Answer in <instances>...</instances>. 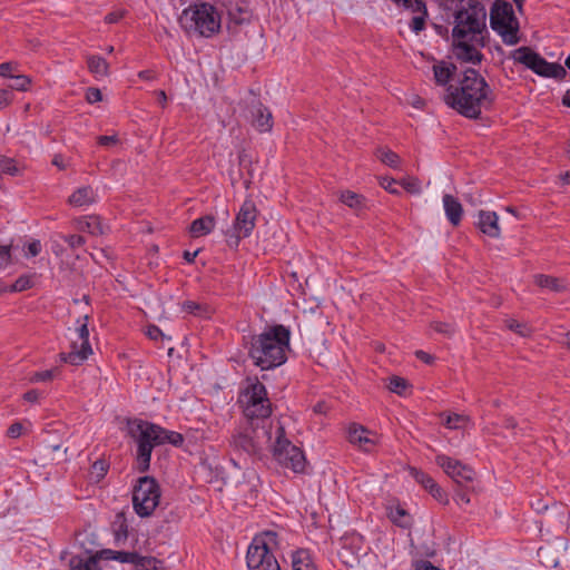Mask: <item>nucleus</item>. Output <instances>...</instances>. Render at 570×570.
<instances>
[{"label":"nucleus","instance_id":"obj_50","mask_svg":"<svg viewBox=\"0 0 570 570\" xmlns=\"http://www.w3.org/2000/svg\"><path fill=\"white\" fill-rule=\"evenodd\" d=\"M128 537V524L125 519H122L118 528L115 529V540L116 542H119L120 540H126Z\"/></svg>","mask_w":570,"mask_h":570},{"label":"nucleus","instance_id":"obj_7","mask_svg":"<svg viewBox=\"0 0 570 570\" xmlns=\"http://www.w3.org/2000/svg\"><path fill=\"white\" fill-rule=\"evenodd\" d=\"M150 422L141 419L127 421L128 435L137 442L136 469L144 473L150 468L151 453L159 445V435L149 431Z\"/></svg>","mask_w":570,"mask_h":570},{"label":"nucleus","instance_id":"obj_24","mask_svg":"<svg viewBox=\"0 0 570 570\" xmlns=\"http://www.w3.org/2000/svg\"><path fill=\"white\" fill-rule=\"evenodd\" d=\"M72 348L73 350L68 353L59 354L62 362L71 365H80L90 354H92L91 346H86L85 348L80 346V350H77V343H72Z\"/></svg>","mask_w":570,"mask_h":570},{"label":"nucleus","instance_id":"obj_48","mask_svg":"<svg viewBox=\"0 0 570 570\" xmlns=\"http://www.w3.org/2000/svg\"><path fill=\"white\" fill-rule=\"evenodd\" d=\"M11 263V246L0 244V269L7 267Z\"/></svg>","mask_w":570,"mask_h":570},{"label":"nucleus","instance_id":"obj_15","mask_svg":"<svg viewBox=\"0 0 570 570\" xmlns=\"http://www.w3.org/2000/svg\"><path fill=\"white\" fill-rule=\"evenodd\" d=\"M262 430V424H253L248 422V426L239 431L233 436V444L236 449L244 451L247 454H256L261 450L258 442V430Z\"/></svg>","mask_w":570,"mask_h":570},{"label":"nucleus","instance_id":"obj_54","mask_svg":"<svg viewBox=\"0 0 570 570\" xmlns=\"http://www.w3.org/2000/svg\"><path fill=\"white\" fill-rule=\"evenodd\" d=\"M407 10H411L412 12H417L420 14H424L425 17H429L428 7L423 0H415L412 3V8H409Z\"/></svg>","mask_w":570,"mask_h":570},{"label":"nucleus","instance_id":"obj_10","mask_svg":"<svg viewBox=\"0 0 570 570\" xmlns=\"http://www.w3.org/2000/svg\"><path fill=\"white\" fill-rule=\"evenodd\" d=\"M511 58L541 77L563 80L567 76V70L562 65L547 61L530 47H520L513 50Z\"/></svg>","mask_w":570,"mask_h":570},{"label":"nucleus","instance_id":"obj_12","mask_svg":"<svg viewBox=\"0 0 570 570\" xmlns=\"http://www.w3.org/2000/svg\"><path fill=\"white\" fill-rule=\"evenodd\" d=\"M435 462L459 487L474 480L475 471L459 460L445 454H439L435 458Z\"/></svg>","mask_w":570,"mask_h":570},{"label":"nucleus","instance_id":"obj_35","mask_svg":"<svg viewBox=\"0 0 570 570\" xmlns=\"http://www.w3.org/2000/svg\"><path fill=\"white\" fill-rule=\"evenodd\" d=\"M507 327L515 333H518L522 337H527L530 335V328L527 324L520 323L517 320L510 318L507 321Z\"/></svg>","mask_w":570,"mask_h":570},{"label":"nucleus","instance_id":"obj_28","mask_svg":"<svg viewBox=\"0 0 570 570\" xmlns=\"http://www.w3.org/2000/svg\"><path fill=\"white\" fill-rule=\"evenodd\" d=\"M535 284L541 288H550L553 292H562L564 286L560 283V281L556 277L539 274L534 276Z\"/></svg>","mask_w":570,"mask_h":570},{"label":"nucleus","instance_id":"obj_37","mask_svg":"<svg viewBox=\"0 0 570 570\" xmlns=\"http://www.w3.org/2000/svg\"><path fill=\"white\" fill-rule=\"evenodd\" d=\"M109 469V463L106 460H97L91 466V473L96 475L97 481L105 478Z\"/></svg>","mask_w":570,"mask_h":570},{"label":"nucleus","instance_id":"obj_41","mask_svg":"<svg viewBox=\"0 0 570 570\" xmlns=\"http://www.w3.org/2000/svg\"><path fill=\"white\" fill-rule=\"evenodd\" d=\"M431 327L438 332V333H441V334H444L446 336H452L455 332V328L453 326V324L451 323H445V322H432L431 323Z\"/></svg>","mask_w":570,"mask_h":570},{"label":"nucleus","instance_id":"obj_51","mask_svg":"<svg viewBox=\"0 0 570 570\" xmlns=\"http://www.w3.org/2000/svg\"><path fill=\"white\" fill-rule=\"evenodd\" d=\"M86 100L89 104H95V102L101 101L102 94H101L100 89L95 88V87H89L86 91Z\"/></svg>","mask_w":570,"mask_h":570},{"label":"nucleus","instance_id":"obj_23","mask_svg":"<svg viewBox=\"0 0 570 570\" xmlns=\"http://www.w3.org/2000/svg\"><path fill=\"white\" fill-rule=\"evenodd\" d=\"M215 227V217L205 215L195 220L189 226V233L193 237L208 235Z\"/></svg>","mask_w":570,"mask_h":570},{"label":"nucleus","instance_id":"obj_53","mask_svg":"<svg viewBox=\"0 0 570 570\" xmlns=\"http://www.w3.org/2000/svg\"><path fill=\"white\" fill-rule=\"evenodd\" d=\"M13 100V94L10 89H0V110L9 106Z\"/></svg>","mask_w":570,"mask_h":570},{"label":"nucleus","instance_id":"obj_44","mask_svg":"<svg viewBox=\"0 0 570 570\" xmlns=\"http://www.w3.org/2000/svg\"><path fill=\"white\" fill-rule=\"evenodd\" d=\"M181 308L184 312L191 315H200L204 311H206L205 306L194 301H185L181 305Z\"/></svg>","mask_w":570,"mask_h":570},{"label":"nucleus","instance_id":"obj_17","mask_svg":"<svg viewBox=\"0 0 570 570\" xmlns=\"http://www.w3.org/2000/svg\"><path fill=\"white\" fill-rule=\"evenodd\" d=\"M116 561L131 563L136 570H164L161 562L154 557H142L137 552L117 551Z\"/></svg>","mask_w":570,"mask_h":570},{"label":"nucleus","instance_id":"obj_36","mask_svg":"<svg viewBox=\"0 0 570 570\" xmlns=\"http://www.w3.org/2000/svg\"><path fill=\"white\" fill-rule=\"evenodd\" d=\"M57 372H58L57 367L56 368H51V370L35 372L30 376V382L37 383V382H48V381H51L56 376Z\"/></svg>","mask_w":570,"mask_h":570},{"label":"nucleus","instance_id":"obj_3","mask_svg":"<svg viewBox=\"0 0 570 570\" xmlns=\"http://www.w3.org/2000/svg\"><path fill=\"white\" fill-rule=\"evenodd\" d=\"M445 10H454L452 39H469L480 48L485 47L483 32L488 33L484 6L478 0H443Z\"/></svg>","mask_w":570,"mask_h":570},{"label":"nucleus","instance_id":"obj_61","mask_svg":"<svg viewBox=\"0 0 570 570\" xmlns=\"http://www.w3.org/2000/svg\"><path fill=\"white\" fill-rule=\"evenodd\" d=\"M415 570H441V569L428 560H421L416 563Z\"/></svg>","mask_w":570,"mask_h":570},{"label":"nucleus","instance_id":"obj_42","mask_svg":"<svg viewBox=\"0 0 570 570\" xmlns=\"http://www.w3.org/2000/svg\"><path fill=\"white\" fill-rule=\"evenodd\" d=\"M227 236V244L230 248H237L239 246V243L243 238H247L248 236H244L242 232L235 230L233 227L232 229L226 232Z\"/></svg>","mask_w":570,"mask_h":570},{"label":"nucleus","instance_id":"obj_32","mask_svg":"<svg viewBox=\"0 0 570 570\" xmlns=\"http://www.w3.org/2000/svg\"><path fill=\"white\" fill-rule=\"evenodd\" d=\"M410 474L425 490H429L431 488V485L435 482L432 476H430L428 473H425L424 471L419 470L416 468H410Z\"/></svg>","mask_w":570,"mask_h":570},{"label":"nucleus","instance_id":"obj_52","mask_svg":"<svg viewBox=\"0 0 570 570\" xmlns=\"http://www.w3.org/2000/svg\"><path fill=\"white\" fill-rule=\"evenodd\" d=\"M17 63L10 61L0 63V76L3 78H11L13 71L17 70Z\"/></svg>","mask_w":570,"mask_h":570},{"label":"nucleus","instance_id":"obj_22","mask_svg":"<svg viewBox=\"0 0 570 570\" xmlns=\"http://www.w3.org/2000/svg\"><path fill=\"white\" fill-rule=\"evenodd\" d=\"M149 431L154 432L156 435H159V445L169 443L175 446H180L184 443V436L180 433L166 430L155 423L150 422Z\"/></svg>","mask_w":570,"mask_h":570},{"label":"nucleus","instance_id":"obj_49","mask_svg":"<svg viewBox=\"0 0 570 570\" xmlns=\"http://www.w3.org/2000/svg\"><path fill=\"white\" fill-rule=\"evenodd\" d=\"M63 239L72 249L81 247L86 243L85 237L77 234L65 236Z\"/></svg>","mask_w":570,"mask_h":570},{"label":"nucleus","instance_id":"obj_46","mask_svg":"<svg viewBox=\"0 0 570 570\" xmlns=\"http://www.w3.org/2000/svg\"><path fill=\"white\" fill-rule=\"evenodd\" d=\"M399 181L392 177H381L380 178V186L384 188L390 194L399 195L400 191L397 188H395V185H397Z\"/></svg>","mask_w":570,"mask_h":570},{"label":"nucleus","instance_id":"obj_63","mask_svg":"<svg viewBox=\"0 0 570 570\" xmlns=\"http://www.w3.org/2000/svg\"><path fill=\"white\" fill-rule=\"evenodd\" d=\"M40 393L38 390H29L23 394V400L30 403L38 402Z\"/></svg>","mask_w":570,"mask_h":570},{"label":"nucleus","instance_id":"obj_43","mask_svg":"<svg viewBox=\"0 0 570 570\" xmlns=\"http://www.w3.org/2000/svg\"><path fill=\"white\" fill-rule=\"evenodd\" d=\"M399 184L410 194H420L421 193V184L417 178H409L399 181Z\"/></svg>","mask_w":570,"mask_h":570},{"label":"nucleus","instance_id":"obj_1","mask_svg":"<svg viewBox=\"0 0 570 570\" xmlns=\"http://www.w3.org/2000/svg\"><path fill=\"white\" fill-rule=\"evenodd\" d=\"M495 95L487 80L473 68H466L459 86L449 85L444 102L461 116L469 119H480L482 109L491 110Z\"/></svg>","mask_w":570,"mask_h":570},{"label":"nucleus","instance_id":"obj_14","mask_svg":"<svg viewBox=\"0 0 570 570\" xmlns=\"http://www.w3.org/2000/svg\"><path fill=\"white\" fill-rule=\"evenodd\" d=\"M257 214L258 210L254 200L245 199L236 215L233 227L235 230L242 232L244 236H250L256 226Z\"/></svg>","mask_w":570,"mask_h":570},{"label":"nucleus","instance_id":"obj_21","mask_svg":"<svg viewBox=\"0 0 570 570\" xmlns=\"http://www.w3.org/2000/svg\"><path fill=\"white\" fill-rule=\"evenodd\" d=\"M458 67L454 63L441 61L433 66L434 79L439 86H449L450 80L454 77Z\"/></svg>","mask_w":570,"mask_h":570},{"label":"nucleus","instance_id":"obj_40","mask_svg":"<svg viewBox=\"0 0 570 570\" xmlns=\"http://www.w3.org/2000/svg\"><path fill=\"white\" fill-rule=\"evenodd\" d=\"M428 491L440 503H443V504L449 503V498H448L446 492L436 482H434Z\"/></svg>","mask_w":570,"mask_h":570},{"label":"nucleus","instance_id":"obj_29","mask_svg":"<svg viewBox=\"0 0 570 570\" xmlns=\"http://www.w3.org/2000/svg\"><path fill=\"white\" fill-rule=\"evenodd\" d=\"M376 156L383 164L393 169L397 168L401 163L400 156L390 149L379 148Z\"/></svg>","mask_w":570,"mask_h":570},{"label":"nucleus","instance_id":"obj_58","mask_svg":"<svg viewBox=\"0 0 570 570\" xmlns=\"http://www.w3.org/2000/svg\"><path fill=\"white\" fill-rule=\"evenodd\" d=\"M146 334L150 340H154V341H157L164 336L161 330L156 325H149L147 327Z\"/></svg>","mask_w":570,"mask_h":570},{"label":"nucleus","instance_id":"obj_30","mask_svg":"<svg viewBox=\"0 0 570 570\" xmlns=\"http://www.w3.org/2000/svg\"><path fill=\"white\" fill-rule=\"evenodd\" d=\"M340 199L343 204L351 208H360L364 203L363 196L351 190L343 191Z\"/></svg>","mask_w":570,"mask_h":570},{"label":"nucleus","instance_id":"obj_9","mask_svg":"<svg viewBox=\"0 0 570 570\" xmlns=\"http://www.w3.org/2000/svg\"><path fill=\"white\" fill-rule=\"evenodd\" d=\"M272 454L282 466L291 469L295 473L304 472L306 466L304 452L286 438L285 428L282 424H278L276 429Z\"/></svg>","mask_w":570,"mask_h":570},{"label":"nucleus","instance_id":"obj_39","mask_svg":"<svg viewBox=\"0 0 570 570\" xmlns=\"http://www.w3.org/2000/svg\"><path fill=\"white\" fill-rule=\"evenodd\" d=\"M238 161L239 166L247 170V174L253 177L252 173V164H253V157L252 155L246 150L242 149L238 154Z\"/></svg>","mask_w":570,"mask_h":570},{"label":"nucleus","instance_id":"obj_59","mask_svg":"<svg viewBox=\"0 0 570 570\" xmlns=\"http://www.w3.org/2000/svg\"><path fill=\"white\" fill-rule=\"evenodd\" d=\"M41 252V244L40 240L35 239L28 244V253L30 256L35 257L39 255Z\"/></svg>","mask_w":570,"mask_h":570},{"label":"nucleus","instance_id":"obj_38","mask_svg":"<svg viewBox=\"0 0 570 570\" xmlns=\"http://www.w3.org/2000/svg\"><path fill=\"white\" fill-rule=\"evenodd\" d=\"M468 417L461 414L452 413L448 414L444 421V425L449 429H459L461 424L465 423Z\"/></svg>","mask_w":570,"mask_h":570},{"label":"nucleus","instance_id":"obj_31","mask_svg":"<svg viewBox=\"0 0 570 570\" xmlns=\"http://www.w3.org/2000/svg\"><path fill=\"white\" fill-rule=\"evenodd\" d=\"M409 386L410 384L407 380L396 375L390 377V383L387 385L389 390L397 395H404Z\"/></svg>","mask_w":570,"mask_h":570},{"label":"nucleus","instance_id":"obj_4","mask_svg":"<svg viewBox=\"0 0 570 570\" xmlns=\"http://www.w3.org/2000/svg\"><path fill=\"white\" fill-rule=\"evenodd\" d=\"M246 562L249 569L281 570L277 560L264 541L261 543L254 542L248 547ZM292 568L293 570H317L307 549H298L293 552Z\"/></svg>","mask_w":570,"mask_h":570},{"label":"nucleus","instance_id":"obj_13","mask_svg":"<svg viewBox=\"0 0 570 570\" xmlns=\"http://www.w3.org/2000/svg\"><path fill=\"white\" fill-rule=\"evenodd\" d=\"M253 96L250 102L247 106V110L250 115V122L254 128L259 132L271 131L273 128V116L267 107L250 91Z\"/></svg>","mask_w":570,"mask_h":570},{"label":"nucleus","instance_id":"obj_6","mask_svg":"<svg viewBox=\"0 0 570 570\" xmlns=\"http://www.w3.org/2000/svg\"><path fill=\"white\" fill-rule=\"evenodd\" d=\"M184 27L200 37L210 38L220 30V14L216 7L208 2H196L184 10Z\"/></svg>","mask_w":570,"mask_h":570},{"label":"nucleus","instance_id":"obj_57","mask_svg":"<svg viewBox=\"0 0 570 570\" xmlns=\"http://www.w3.org/2000/svg\"><path fill=\"white\" fill-rule=\"evenodd\" d=\"M22 430H23L22 424L19 422H16L9 426V429L7 431V435L12 439L19 438L22 433Z\"/></svg>","mask_w":570,"mask_h":570},{"label":"nucleus","instance_id":"obj_16","mask_svg":"<svg viewBox=\"0 0 570 570\" xmlns=\"http://www.w3.org/2000/svg\"><path fill=\"white\" fill-rule=\"evenodd\" d=\"M451 47L454 57L462 62L480 65L483 60V53L478 50L480 46L469 39H453Z\"/></svg>","mask_w":570,"mask_h":570},{"label":"nucleus","instance_id":"obj_20","mask_svg":"<svg viewBox=\"0 0 570 570\" xmlns=\"http://www.w3.org/2000/svg\"><path fill=\"white\" fill-rule=\"evenodd\" d=\"M443 207L446 218L453 226L460 225L463 216V207L454 196L445 194L443 196Z\"/></svg>","mask_w":570,"mask_h":570},{"label":"nucleus","instance_id":"obj_55","mask_svg":"<svg viewBox=\"0 0 570 570\" xmlns=\"http://www.w3.org/2000/svg\"><path fill=\"white\" fill-rule=\"evenodd\" d=\"M70 568L71 570H88V566H86V560H83L79 556H75L70 559Z\"/></svg>","mask_w":570,"mask_h":570},{"label":"nucleus","instance_id":"obj_27","mask_svg":"<svg viewBox=\"0 0 570 570\" xmlns=\"http://www.w3.org/2000/svg\"><path fill=\"white\" fill-rule=\"evenodd\" d=\"M79 224H80L81 230L88 232L91 235L104 234V228H102L101 219L99 216H96V215L87 216Z\"/></svg>","mask_w":570,"mask_h":570},{"label":"nucleus","instance_id":"obj_2","mask_svg":"<svg viewBox=\"0 0 570 570\" xmlns=\"http://www.w3.org/2000/svg\"><path fill=\"white\" fill-rule=\"evenodd\" d=\"M291 331L282 324L268 326L263 333L252 335L248 355L261 370H272L283 365L289 348Z\"/></svg>","mask_w":570,"mask_h":570},{"label":"nucleus","instance_id":"obj_56","mask_svg":"<svg viewBox=\"0 0 570 570\" xmlns=\"http://www.w3.org/2000/svg\"><path fill=\"white\" fill-rule=\"evenodd\" d=\"M1 169L6 174L16 175L18 171L17 166L12 159H3L1 161Z\"/></svg>","mask_w":570,"mask_h":570},{"label":"nucleus","instance_id":"obj_47","mask_svg":"<svg viewBox=\"0 0 570 570\" xmlns=\"http://www.w3.org/2000/svg\"><path fill=\"white\" fill-rule=\"evenodd\" d=\"M426 19L428 17H425L424 14L413 17L410 23L411 30L419 35L421 31L425 29Z\"/></svg>","mask_w":570,"mask_h":570},{"label":"nucleus","instance_id":"obj_34","mask_svg":"<svg viewBox=\"0 0 570 570\" xmlns=\"http://www.w3.org/2000/svg\"><path fill=\"white\" fill-rule=\"evenodd\" d=\"M33 285L31 278L27 275L19 276L14 283L8 288L9 292H23Z\"/></svg>","mask_w":570,"mask_h":570},{"label":"nucleus","instance_id":"obj_19","mask_svg":"<svg viewBox=\"0 0 570 570\" xmlns=\"http://www.w3.org/2000/svg\"><path fill=\"white\" fill-rule=\"evenodd\" d=\"M498 215L494 212L481 210L479 213V223L481 232L492 238L500 237L501 230L498 225Z\"/></svg>","mask_w":570,"mask_h":570},{"label":"nucleus","instance_id":"obj_62","mask_svg":"<svg viewBox=\"0 0 570 570\" xmlns=\"http://www.w3.org/2000/svg\"><path fill=\"white\" fill-rule=\"evenodd\" d=\"M415 356L425 364H432L434 362V356L422 350L416 351Z\"/></svg>","mask_w":570,"mask_h":570},{"label":"nucleus","instance_id":"obj_60","mask_svg":"<svg viewBox=\"0 0 570 570\" xmlns=\"http://www.w3.org/2000/svg\"><path fill=\"white\" fill-rule=\"evenodd\" d=\"M117 141H118V138L116 135H112V136L102 135V136L98 137V144L100 146H106V147L111 146V145H115Z\"/></svg>","mask_w":570,"mask_h":570},{"label":"nucleus","instance_id":"obj_26","mask_svg":"<svg viewBox=\"0 0 570 570\" xmlns=\"http://www.w3.org/2000/svg\"><path fill=\"white\" fill-rule=\"evenodd\" d=\"M87 65L89 71L96 77H105L108 75L109 65L106 59L100 56H89Z\"/></svg>","mask_w":570,"mask_h":570},{"label":"nucleus","instance_id":"obj_25","mask_svg":"<svg viewBox=\"0 0 570 570\" xmlns=\"http://www.w3.org/2000/svg\"><path fill=\"white\" fill-rule=\"evenodd\" d=\"M94 190L90 186H83L75 190L70 197L69 203L73 206H83L92 203Z\"/></svg>","mask_w":570,"mask_h":570},{"label":"nucleus","instance_id":"obj_64","mask_svg":"<svg viewBox=\"0 0 570 570\" xmlns=\"http://www.w3.org/2000/svg\"><path fill=\"white\" fill-rule=\"evenodd\" d=\"M99 561L100 559L98 558L97 554L89 557L86 560V566H88V570H100Z\"/></svg>","mask_w":570,"mask_h":570},{"label":"nucleus","instance_id":"obj_45","mask_svg":"<svg viewBox=\"0 0 570 570\" xmlns=\"http://www.w3.org/2000/svg\"><path fill=\"white\" fill-rule=\"evenodd\" d=\"M89 316H83V323L78 328L79 338L81 340V347L91 346L89 343V330H88Z\"/></svg>","mask_w":570,"mask_h":570},{"label":"nucleus","instance_id":"obj_33","mask_svg":"<svg viewBox=\"0 0 570 570\" xmlns=\"http://www.w3.org/2000/svg\"><path fill=\"white\" fill-rule=\"evenodd\" d=\"M10 79H12V82L9 86L11 91H27L31 83V79L26 75H12Z\"/></svg>","mask_w":570,"mask_h":570},{"label":"nucleus","instance_id":"obj_18","mask_svg":"<svg viewBox=\"0 0 570 570\" xmlns=\"http://www.w3.org/2000/svg\"><path fill=\"white\" fill-rule=\"evenodd\" d=\"M370 435H374V433L356 423H352L347 431L348 441L352 444H357L365 452H370L375 445L374 439Z\"/></svg>","mask_w":570,"mask_h":570},{"label":"nucleus","instance_id":"obj_5","mask_svg":"<svg viewBox=\"0 0 570 570\" xmlns=\"http://www.w3.org/2000/svg\"><path fill=\"white\" fill-rule=\"evenodd\" d=\"M239 401L244 403L243 412L247 421L252 422V425L262 424L263 436L271 440L272 433L265 429V420L272 414V403L267 396L266 386L256 379L244 390Z\"/></svg>","mask_w":570,"mask_h":570},{"label":"nucleus","instance_id":"obj_8","mask_svg":"<svg viewBox=\"0 0 570 570\" xmlns=\"http://www.w3.org/2000/svg\"><path fill=\"white\" fill-rule=\"evenodd\" d=\"M490 26L497 31L505 45L514 46L520 41L518 37L519 21L512 4L507 0H495L490 11Z\"/></svg>","mask_w":570,"mask_h":570},{"label":"nucleus","instance_id":"obj_11","mask_svg":"<svg viewBox=\"0 0 570 570\" xmlns=\"http://www.w3.org/2000/svg\"><path fill=\"white\" fill-rule=\"evenodd\" d=\"M160 499V488L153 476H140L132 491V504L136 513L149 517L155 511Z\"/></svg>","mask_w":570,"mask_h":570}]
</instances>
